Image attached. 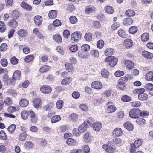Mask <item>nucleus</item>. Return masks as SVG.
I'll use <instances>...</instances> for the list:
<instances>
[{"mask_svg": "<svg viewBox=\"0 0 153 153\" xmlns=\"http://www.w3.org/2000/svg\"><path fill=\"white\" fill-rule=\"evenodd\" d=\"M142 143V140L141 139L136 140L134 142V144L136 148H138L140 147Z\"/></svg>", "mask_w": 153, "mask_h": 153, "instance_id": "57", "label": "nucleus"}, {"mask_svg": "<svg viewBox=\"0 0 153 153\" xmlns=\"http://www.w3.org/2000/svg\"><path fill=\"white\" fill-rule=\"evenodd\" d=\"M18 34L20 37H25L27 35V31L24 29H20L18 31Z\"/></svg>", "mask_w": 153, "mask_h": 153, "instance_id": "31", "label": "nucleus"}, {"mask_svg": "<svg viewBox=\"0 0 153 153\" xmlns=\"http://www.w3.org/2000/svg\"><path fill=\"white\" fill-rule=\"evenodd\" d=\"M118 33L119 35L122 38H126V35L125 31L123 30H120L118 31Z\"/></svg>", "mask_w": 153, "mask_h": 153, "instance_id": "50", "label": "nucleus"}, {"mask_svg": "<svg viewBox=\"0 0 153 153\" xmlns=\"http://www.w3.org/2000/svg\"><path fill=\"white\" fill-rule=\"evenodd\" d=\"M61 120V117L59 116L56 115L53 116L51 119V121L53 123H55Z\"/></svg>", "mask_w": 153, "mask_h": 153, "instance_id": "40", "label": "nucleus"}, {"mask_svg": "<svg viewBox=\"0 0 153 153\" xmlns=\"http://www.w3.org/2000/svg\"><path fill=\"white\" fill-rule=\"evenodd\" d=\"M92 137L89 133H86L83 136L84 141L87 143H88L92 140Z\"/></svg>", "mask_w": 153, "mask_h": 153, "instance_id": "17", "label": "nucleus"}, {"mask_svg": "<svg viewBox=\"0 0 153 153\" xmlns=\"http://www.w3.org/2000/svg\"><path fill=\"white\" fill-rule=\"evenodd\" d=\"M142 54L143 57L147 59H151L153 56V54L152 53L146 51H143Z\"/></svg>", "mask_w": 153, "mask_h": 153, "instance_id": "15", "label": "nucleus"}, {"mask_svg": "<svg viewBox=\"0 0 153 153\" xmlns=\"http://www.w3.org/2000/svg\"><path fill=\"white\" fill-rule=\"evenodd\" d=\"M69 49L72 52H75L78 50V47L76 45H73L70 47Z\"/></svg>", "mask_w": 153, "mask_h": 153, "instance_id": "58", "label": "nucleus"}, {"mask_svg": "<svg viewBox=\"0 0 153 153\" xmlns=\"http://www.w3.org/2000/svg\"><path fill=\"white\" fill-rule=\"evenodd\" d=\"M131 100V98L129 96L125 95L121 98V100L122 101L124 102H128L130 101Z\"/></svg>", "mask_w": 153, "mask_h": 153, "instance_id": "45", "label": "nucleus"}, {"mask_svg": "<svg viewBox=\"0 0 153 153\" xmlns=\"http://www.w3.org/2000/svg\"><path fill=\"white\" fill-rule=\"evenodd\" d=\"M70 21L73 24H75L77 22V18L74 16H72L70 17Z\"/></svg>", "mask_w": 153, "mask_h": 153, "instance_id": "54", "label": "nucleus"}, {"mask_svg": "<svg viewBox=\"0 0 153 153\" xmlns=\"http://www.w3.org/2000/svg\"><path fill=\"white\" fill-rule=\"evenodd\" d=\"M108 145L104 144L102 145V148L107 152L109 153H112L114 152V149L111 146H109V145H111L112 143L110 142H108Z\"/></svg>", "mask_w": 153, "mask_h": 153, "instance_id": "4", "label": "nucleus"}, {"mask_svg": "<svg viewBox=\"0 0 153 153\" xmlns=\"http://www.w3.org/2000/svg\"><path fill=\"white\" fill-rule=\"evenodd\" d=\"M28 116V111L25 110L21 112V117L24 120H26L27 119Z\"/></svg>", "mask_w": 153, "mask_h": 153, "instance_id": "35", "label": "nucleus"}, {"mask_svg": "<svg viewBox=\"0 0 153 153\" xmlns=\"http://www.w3.org/2000/svg\"><path fill=\"white\" fill-rule=\"evenodd\" d=\"M118 88L120 90H123L126 88V85L125 83L119 81L118 85Z\"/></svg>", "mask_w": 153, "mask_h": 153, "instance_id": "53", "label": "nucleus"}, {"mask_svg": "<svg viewBox=\"0 0 153 153\" xmlns=\"http://www.w3.org/2000/svg\"><path fill=\"white\" fill-rule=\"evenodd\" d=\"M41 100L39 98H36L34 100L33 105L36 108H38L40 107Z\"/></svg>", "mask_w": 153, "mask_h": 153, "instance_id": "24", "label": "nucleus"}, {"mask_svg": "<svg viewBox=\"0 0 153 153\" xmlns=\"http://www.w3.org/2000/svg\"><path fill=\"white\" fill-rule=\"evenodd\" d=\"M8 25L11 27L16 28L18 26V23L15 19H13L8 22Z\"/></svg>", "mask_w": 153, "mask_h": 153, "instance_id": "21", "label": "nucleus"}, {"mask_svg": "<svg viewBox=\"0 0 153 153\" xmlns=\"http://www.w3.org/2000/svg\"><path fill=\"white\" fill-rule=\"evenodd\" d=\"M34 20L35 25L39 26L42 22V18L41 16L37 15L34 17Z\"/></svg>", "mask_w": 153, "mask_h": 153, "instance_id": "9", "label": "nucleus"}, {"mask_svg": "<svg viewBox=\"0 0 153 153\" xmlns=\"http://www.w3.org/2000/svg\"><path fill=\"white\" fill-rule=\"evenodd\" d=\"M114 53V49L110 48H107L105 51V55L108 56V57L111 56V55H113Z\"/></svg>", "mask_w": 153, "mask_h": 153, "instance_id": "26", "label": "nucleus"}, {"mask_svg": "<svg viewBox=\"0 0 153 153\" xmlns=\"http://www.w3.org/2000/svg\"><path fill=\"white\" fill-rule=\"evenodd\" d=\"M125 64L126 67L130 69H132L134 67V62L130 60L126 61L125 62Z\"/></svg>", "mask_w": 153, "mask_h": 153, "instance_id": "19", "label": "nucleus"}, {"mask_svg": "<svg viewBox=\"0 0 153 153\" xmlns=\"http://www.w3.org/2000/svg\"><path fill=\"white\" fill-rule=\"evenodd\" d=\"M122 131L120 128H117L113 131L112 134L114 137H119L121 136L122 134Z\"/></svg>", "mask_w": 153, "mask_h": 153, "instance_id": "10", "label": "nucleus"}, {"mask_svg": "<svg viewBox=\"0 0 153 153\" xmlns=\"http://www.w3.org/2000/svg\"><path fill=\"white\" fill-rule=\"evenodd\" d=\"M133 22L132 18H130L125 19L123 21V23L126 25H131Z\"/></svg>", "mask_w": 153, "mask_h": 153, "instance_id": "28", "label": "nucleus"}, {"mask_svg": "<svg viewBox=\"0 0 153 153\" xmlns=\"http://www.w3.org/2000/svg\"><path fill=\"white\" fill-rule=\"evenodd\" d=\"M16 127V125L14 124H13L9 126L7 130L10 133L12 134L14 131Z\"/></svg>", "mask_w": 153, "mask_h": 153, "instance_id": "41", "label": "nucleus"}, {"mask_svg": "<svg viewBox=\"0 0 153 153\" xmlns=\"http://www.w3.org/2000/svg\"><path fill=\"white\" fill-rule=\"evenodd\" d=\"M51 68L50 66L47 65H45L42 67L40 69L39 71L41 73H44L47 71Z\"/></svg>", "mask_w": 153, "mask_h": 153, "instance_id": "36", "label": "nucleus"}, {"mask_svg": "<svg viewBox=\"0 0 153 153\" xmlns=\"http://www.w3.org/2000/svg\"><path fill=\"white\" fill-rule=\"evenodd\" d=\"M145 89L144 88L135 89L134 91V93L139 94L138 97V99L142 101L146 100L148 98V95L146 93H144Z\"/></svg>", "mask_w": 153, "mask_h": 153, "instance_id": "1", "label": "nucleus"}, {"mask_svg": "<svg viewBox=\"0 0 153 153\" xmlns=\"http://www.w3.org/2000/svg\"><path fill=\"white\" fill-rule=\"evenodd\" d=\"M145 79L147 80H150L153 81V72L150 71L145 76Z\"/></svg>", "mask_w": 153, "mask_h": 153, "instance_id": "32", "label": "nucleus"}, {"mask_svg": "<svg viewBox=\"0 0 153 153\" xmlns=\"http://www.w3.org/2000/svg\"><path fill=\"white\" fill-rule=\"evenodd\" d=\"M125 14L128 16H134L135 15V12L132 10H128L125 13Z\"/></svg>", "mask_w": 153, "mask_h": 153, "instance_id": "42", "label": "nucleus"}, {"mask_svg": "<svg viewBox=\"0 0 153 153\" xmlns=\"http://www.w3.org/2000/svg\"><path fill=\"white\" fill-rule=\"evenodd\" d=\"M64 105V102L61 100H58L56 103V106L58 109L62 108Z\"/></svg>", "mask_w": 153, "mask_h": 153, "instance_id": "39", "label": "nucleus"}, {"mask_svg": "<svg viewBox=\"0 0 153 153\" xmlns=\"http://www.w3.org/2000/svg\"><path fill=\"white\" fill-rule=\"evenodd\" d=\"M72 80V79L69 77L65 78L61 82V84L63 85H67L69 84Z\"/></svg>", "mask_w": 153, "mask_h": 153, "instance_id": "25", "label": "nucleus"}, {"mask_svg": "<svg viewBox=\"0 0 153 153\" xmlns=\"http://www.w3.org/2000/svg\"><path fill=\"white\" fill-rule=\"evenodd\" d=\"M28 113V116L30 117L31 121L33 123H36L37 121V119L35 113L32 110L29 111Z\"/></svg>", "mask_w": 153, "mask_h": 153, "instance_id": "11", "label": "nucleus"}, {"mask_svg": "<svg viewBox=\"0 0 153 153\" xmlns=\"http://www.w3.org/2000/svg\"><path fill=\"white\" fill-rule=\"evenodd\" d=\"M96 10V8L93 5H90L87 6L85 9V13L88 14L94 13Z\"/></svg>", "mask_w": 153, "mask_h": 153, "instance_id": "6", "label": "nucleus"}, {"mask_svg": "<svg viewBox=\"0 0 153 153\" xmlns=\"http://www.w3.org/2000/svg\"><path fill=\"white\" fill-rule=\"evenodd\" d=\"M92 88L96 89H100L102 87V84L98 81H94L91 84Z\"/></svg>", "mask_w": 153, "mask_h": 153, "instance_id": "8", "label": "nucleus"}, {"mask_svg": "<svg viewBox=\"0 0 153 153\" xmlns=\"http://www.w3.org/2000/svg\"><path fill=\"white\" fill-rule=\"evenodd\" d=\"M102 76L104 78H107L109 76V72L106 70L104 69L102 70L101 72Z\"/></svg>", "mask_w": 153, "mask_h": 153, "instance_id": "37", "label": "nucleus"}, {"mask_svg": "<svg viewBox=\"0 0 153 153\" xmlns=\"http://www.w3.org/2000/svg\"><path fill=\"white\" fill-rule=\"evenodd\" d=\"M140 113L141 111L139 109H133L129 112V116L132 118H137L140 116Z\"/></svg>", "mask_w": 153, "mask_h": 153, "instance_id": "3", "label": "nucleus"}, {"mask_svg": "<svg viewBox=\"0 0 153 153\" xmlns=\"http://www.w3.org/2000/svg\"><path fill=\"white\" fill-rule=\"evenodd\" d=\"M40 90L43 93L49 94L51 92L52 89L51 87L45 85L43 86L40 88Z\"/></svg>", "mask_w": 153, "mask_h": 153, "instance_id": "5", "label": "nucleus"}, {"mask_svg": "<svg viewBox=\"0 0 153 153\" xmlns=\"http://www.w3.org/2000/svg\"><path fill=\"white\" fill-rule=\"evenodd\" d=\"M21 7L24 9L28 11H30L32 9V7L29 4L24 2H22L21 4Z\"/></svg>", "mask_w": 153, "mask_h": 153, "instance_id": "23", "label": "nucleus"}, {"mask_svg": "<svg viewBox=\"0 0 153 153\" xmlns=\"http://www.w3.org/2000/svg\"><path fill=\"white\" fill-rule=\"evenodd\" d=\"M137 31V28L135 26L131 27L129 30V32L131 34H134Z\"/></svg>", "mask_w": 153, "mask_h": 153, "instance_id": "46", "label": "nucleus"}, {"mask_svg": "<svg viewBox=\"0 0 153 153\" xmlns=\"http://www.w3.org/2000/svg\"><path fill=\"white\" fill-rule=\"evenodd\" d=\"M81 48L82 50L86 52L89 50L90 47L88 45L85 44L81 46Z\"/></svg>", "mask_w": 153, "mask_h": 153, "instance_id": "52", "label": "nucleus"}, {"mask_svg": "<svg viewBox=\"0 0 153 153\" xmlns=\"http://www.w3.org/2000/svg\"><path fill=\"white\" fill-rule=\"evenodd\" d=\"M107 110L108 113H112L116 109V107L113 105V102H109L107 104Z\"/></svg>", "mask_w": 153, "mask_h": 153, "instance_id": "7", "label": "nucleus"}, {"mask_svg": "<svg viewBox=\"0 0 153 153\" xmlns=\"http://www.w3.org/2000/svg\"><path fill=\"white\" fill-rule=\"evenodd\" d=\"M6 30L5 24L4 22L3 21H0V32H3Z\"/></svg>", "mask_w": 153, "mask_h": 153, "instance_id": "49", "label": "nucleus"}, {"mask_svg": "<svg viewBox=\"0 0 153 153\" xmlns=\"http://www.w3.org/2000/svg\"><path fill=\"white\" fill-rule=\"evenodd\" d=\"M53 105H54L53 103H49L48 104L43 107V110L44 111L50 110L53 107Z\"/></svg>", "mask_w": 153, "mask_h": 153, "instance_id": "30", "label": "nucleus"}, {"mask_svg": "<svg viewBox=\"0 0 153 153\" xmlns=\"http://www.w3.org/2000/svg\"><path fill=\"white\" fill-rule=\"evenodd\" d=\"M124 126L125 128L129 131H131L134 128L133 125L129 122H125L124 124Z\"/></svg>", "mask_w": 153, "mask_h": 153, "instance_id": "18", "label": "nucleus"}, {"mask_svg": "<svg viewBox=\"0 0 153 153\" xmlns=\"http://www.w3.org/2000/svg\"><path fill=\"white\" fill-rule=\"evenodd\" d=\"M82 34L79 31H76L73 33L71 35V38H81Z\"/></svg>", "mask_w": 153, "mask_h": 153, "instance_id": "29", "label": "nucleus"}, {"mask_svg": "<svg viewBox=\"0 0 153 153\" xmlns=\"http://www.w3.org/2000/svg\"><path fill=\"white\" fill-rule=\"evenodd\" d=\"M93 25L94 27L97 29L100 28L101 27L100 23L97 21H96L94 22Z\"/></svg>", "mask_w": 153, "mask_h": 153, "instance_id": "64", "label": "nucleus"}, {"mask_svg": "<svg viewBox=\"0 0 153 153\" xmlns=\"http://www.w3.org/2000/svg\"><path fill=\"white\" fill-rule=\"evenodd\" d=\"M65 67L69 72L73 71V67L71 64L69 63H67L65 64Z\"/></svg>", "mask_w": 153, "mask_h": 153, "instance_id": "59", "label": "nucleus"}, {"mask_svg": "<svg viewBox=\"0 0 153 153\" xmlns=\"http://www.w3.org/2000/svg\"><path fill=\"white\" fill-rule=\"evenodd\" d=\"M113 141L116 144L120 145L121 143L122 140L119 138H114L113 139Z\"/></svg>", "mask_w": 153, "mask_h": 153, "instance_id": "61", "label": "nucleus"}, {"mask_svg": "<svg viewBox=\"0 0 153 153\" xmlns=\"http://www.w3.org/2000/svg\"><path fill=\"white\" fill-rule=\"evenodd\" d=\"M16 108L14 106H10L7 108V111L9 113H13L16 110Z\"/></svg>", "mask_w": 153, "mask_h": 153, "instance_id": "63", "label": "nucleus"}, {"mask_svg": "<svg viewBox=\"0 0 153 153\" xmlns=\"http://www.w3.org/2000/svg\"><path fill=\"white\" fill-rule=\"evenodd\" d=\"M67 143L69 145H75L77 143L76 140L71 138L68 139L66 141Z\"/></svg>", "mask_w": 153, "mask_h": 153, "instance_id": "33", "label": "nucleus"}, {"mask_svg": "<svg viewBox=\"0 0 153 153\" xmlns=\"http://www.w3.org/2000/svg\"><path fill=\"white\" fill-rule=\"evenodd\" d=\"M136 123L139 125L141 124H144L145 123V120L144 119L142 118H137L136 120Z\"/></svg>", "mask_w": 153, "mask_h": 153, "instance_id": "60", "label": "nucleus"}, {"mask_svg": "<svg viewBox=\"0 0 153 153\" xmlns=\"http://www.w3.org/2000/svg\"><path fill=\"white\" fill-rule=\"evenodd\" d=\"M29 104V101L26 99H21L19 102V105L21 106L25 107L27 106Z\"/></svg>", "mask_w": 153, "mask_h": 153, "instance_id": "20", "label": "nucleus"}, {"mask_svg": "<svg viewBox=\"0 0 153 153\" xmlns=\"http://www.w3.org/2000/svg\"><path fill=\"white\" fill-rule=\"evenodd\" d=\"M33 145L31 141H27L24 144V147L27 149L30 150L33 148Z\"/></svg>", "mask_w": 153, "mask_h": 153, "instance_id": "22", "label": "nucleus"}, {"mask_svg": "<svg viewBox=\"0 0 153 153\" xmlns=\"http://www.w3.org/2000/svg\"><path fill=\"white\" fill-rule=\"evenodd\" d=\"M78 115L76 113L72 114L70 117V120L73 121H75L78 118Z\"/></svg>", "mask_w": 153, "mask_h": 153, "instance_id": "51", "label": "nucleus"}, {"mask_svg": "<svg viewBox=\"0 0 153 153\" xmlns=\"http://www.w3.org/2000/svg\"><path fill=\"white\" fill-rule=\"evenodd\" d=\"M88 127L87 122H84L79 127V129L80 130V132L82 133L85 131L86 130Z\"/></svg>", "mask_w": 153, "mask_h": 153, "instance_id": "14", "label": "nucleus"}, {"mask_svg": "<svg viewBox=\"0 0 153 153\" xmlns=\"http://www.w3.org/2000/svg\"><path fill=\"white\" fill-rule=\"evenodd\" d=\"M11 15L13 19H15L20 16V13L17 10H15L12 12Z\"/></svg>", "mask_w": 153, "mask_h": 153, "instance_id": "38", "label": "nucleus"}, {"mask_svg": "<svg viewBox=\"0 0 153 153\" xmlns=\"http://www.w3.org/2000/svg\"><path fill=\"white\" fill-rule=\"evenodd\" d=\"M90 54L92 56L95 58H98L99 56L98 51L96 50L91 51L90 52Z\"/></svg>", "mask_w": 153, "mask_h": 153, "instance_id": "43", "label": "nucleus"}, {"mask_svg": "<svg viewBox=\"0 0 153 153\" xmlns=\"http://www.w3.org/2000/svg\"><path fill=\"white\" fill-rule=\"evenodd\" d=\"M21 72L19 70L16 71L14 73L13 78L15 80H18L21 76Z\"/></svg>", "mask_w": 153, "mask_h": 153, "instance_id": "34", "label": "nucleus"}, {"mask_svg": "<svg viewBox=\"0 0 153 153\" xmlns=\"http://www.w3.org/2000/svg\"><path fill=\"white\" fill-rule=\"evenodd\" d=\"M105 61L109 62V65L111 66L114 67L117 64L118 59L114 56H111L106 57L105 59Z\"/></svg>", "mask_w": 153, "mask_h": 153, "instance_id": "2", "label": "nucleus"}, {"mask_svg": "<svg viewBox=\"0 0 153 153\" xmlns=\"http://www.w3.org/2000/svg\"><path fill=\"white\" fill-rule=\"evenodd\" d=\"M73 133L74 135L76 136H79L80 135L81 133H82L80 132V130L79 128L78 129L76 128L73 129Z\"/></svg>", "mask_w": 153, "mask_h": 153, "instance_id": "55", "label": "nucleus"}, {"mask_svg": "<svg viewBox=\"0 0 153 153\" xmlns=\"http://www.w3.org/2000/svg\"><path fill=\"white\" fill-rule=\"evenodd\" d=\"M11 63L13 65H16L17 64L18 59L15 57L13 56L10 59Z\"/></svg>", "mask_w": 153, "mask_h": 153, "instance_id": "62", "label": "nucleus"}, {"mask_svg": "<svg viewBox=\"0 0 153 153\" xmlns=\"http://www.w3.org/2000/svg\"><path fill=\"white\" fill-rule=\"evenodd\" d=\"M93 128L96 131H99L102 127V125L100 122H97L94 123L92 125Z\"/></svg>", "mask_w": 153, "mask_h": 153, "instance_id": "12", "label": "nucleus"}, {"mask_svg": "<svg viewBox=\"0 0 153 153\" xmlns=\"http://www.w3.org/2000/svg\"><path fill=\"white\" fill-rule=\"evenodd\" d=\"M124 46L127 48L131 47L133 44V41L131 39H126L124 41Z\"/></svg>", "mask_w": 153, "mask_h": 153, "instance_id": "13", "label": "nucleus"}, {"mask_svg": "<svg viewBox=\"0 0 153 153\" xmlns=\"http://www.w3.org/2000/svg\"><path fill=\"white\" fill-rule=\"evenodd\" d=\"M104 44V42L102 40H100L98 42L97 44V47L99 48H102Z\"/></svg>", "mask_w": 153, "mask_h": 153, "instance_id": "56", "label": "nucleus"}, {"mask_svg": "<svg viewBox=\"0 0 153 153\" xmlns=\"http://www.w3.org/2000/svg\"><path fill=\"white\" fill-rule=\"evenodd\" d=\"M34 56L33 55H29L27 56L25 58V62L28 63L32 61L34 59Z\"/></svg>", "mask_w": 153, "mask_h": 153, "instance_id": "44", "label": "nucleus"}, {"mask_svg": "<svg viewBox=\"0 0 153 153\" xmlns=\"http://www.w3.org/2000/svg\"><path fill=\"white\" fill-rule=\"evenodd\" d=\"M105 9L106 12L110 14L112 13L114 11L112 7L109 6H106Z\"/></svg>", "mask_w": 153, "mask_h": 153, "instance_id": "48", "label": "nucleus"}, {"mask_svg": "<svg viewBox=\"0 0 153 153\" xmlns=\"http://www.w3.org/2000/svg\"><path fill=\"white\" fill-rule=\"evenodd\" d=\"M27 135L25 132L21 133L19 136L18 140L20 141H24L26 140Z\"/></svg>", "mask_w": 153, "mask_h": 153, "instance_id": "27", "label": "nucleus"}, {"mask_svg": "<svg viewBox=\"0 0 153 153\" xmlns=\"http://www.w3.org/2000/svg\"><path fill=\"white\" fill-rule=\"evenodd\" d=\"M57 16V11L56 10L50 11L48 13V16L50 19H53L56 18Z\"/></svg>", "mask_w": 153, "mask_h": 153, "instance_id": "16", "label": "nucleus"}, {"mask_svg": "<svg viewBox=\"0 0 153 153\" xmlns=\"http://www.w3.org/2000/svg\"><path fill=\"white\" fill-rule=\"evenodd\" d=\"M0 138L2 140H6L7 139V135L4 130L0 131Z\"/></svg>", "mask_w": 153, "mask_h": 153, "instance_id": "47", "label": "nucleus"}]
</instances>
